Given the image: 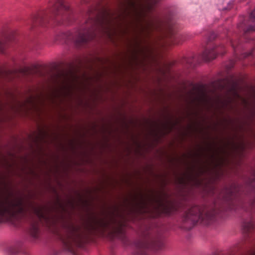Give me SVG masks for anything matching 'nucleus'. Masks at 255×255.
Returning a JSON list of instances; mask_svg holds the SVG:
<instances>
[{
  "label": "nucleus",
  "mask_w": 255,
  "mask_h": 255,
  "mask_svg": "<svg viewBox=\"0 0 255 255\" xmlns=\"http://www.w3.org/2000/svg\"><path fill=\"white\" fill-rule=\"evenodd\" d=\"M88 15V18L84 26L70 38L77 46L85 44L96 36V26L108 27L113 25V15L104 6L91 8L89 10Z\"/></svg>",
  "instance_id": "f257e3e1"
},
{
  "label": "nucleus",
  "mask_w": 255,
  "mask_h": 255,
  "mask_svg": "<svg viewBox=\"0 0 255 255\" xmlns=\"http://www.w3.org/2000/svg\"><path fill=\"white\" fill-rule=\"evenodd\" d=\"M33 215L36 216L39 220L48 222L50 220L44 208L32 202H24L21 198L10 200L6 198L0 200V219L12 218L21 219Z\"/></svg>",
  "instance_id": "f03ea898"
},
{
  "label": "nucleus",
  "mask_w": 255,
  "mask_h": 255,
  "mask_svg": "<svg viewBox=\"0 0 255 255\" xmlns=\"http://www.w3.org/2000/svg\"><path fill=\"white\" fill-rule=\"evenodd\" d=\"M71 17L72 11L63 0H51L48 8L34 15L29 24L32 28L36 25L44 26L50 21L58 24L69 23Z\"/></svg>",
  "instance_id": "7ed1b4c3"
},
{
  "label": "nucleus",
  "mask_w": 255,
  "mask_h": 255,
  "mask_svg": "<svg viewBox=\"0 0 255 255\" xmlns=\"http://www.w3.org/2000/svg\"><path fill=\"white\" fill-rule=\"evenodd\" d=\"M142 31L149 32L151 31H160L163 33V36L167 39V42L172 45H178L183 41L182 36L175 33L171 23L164 24L158 17H155L140 23Z\"/></svg>",
  "instance_id": "20e7f679"
},
{
  "label": "nucleus",
  "mask_w": 255,
  "mask_h": 255,
  "mask_svg": "<svg viewBox=\"0 0 255 255\" xmlns=\"http://www.w3.org/2000/svg\"><path fill=\"white\" fill-rule=\"evenodd\" d=\"M62 228L63 231L59 233V237L65 249L72 252L75 246H79L81 244L83 233L79 227L68 221H63Z\"/></svg>",
  "instance_id": "39448f33"
},
{
  "label": "nucleus",
  "mask_w": 255,
  "mask_h": 255,
  "mask_svg": "<svg viewBox=\"0 0 255 255\" xmlns=\"http://www.w3.org/2000/svg\"><path fill=\"white\" fill-rule=\"evenodd\" d=\"M213 218L212 213L205 212L203 207L194 205L185 213L183 220L184 222H189L193 227L199 221L208 223Z\"/></svg>",
  "instance_id": "423d86ee"
},
{
  "label": "nucleus",
  "mask_w": 255,
  "mask_h": 255,
  "mask_svg": "<svg viewBox=\"0 0 255 255\" xmlns=\"http://www.w3.org/2000/svg\"><path fill=\"white\" fill-rule=\"evenodd\" d=\"M136 251L132 255H148L147 251L149 249L154 250H160L164 247V243L161 238L157 237L153 239L149 242L140 241L137 243Z\"/></svg>",
  "instance_id": "0eeeda50"
},
{
  "label": "nucleus",
  "mask_w": 255,
  "mask_h": 255,
  "mask_svg": "<svg viewBox=\"0 0 255 255\" xmlns=\"http://www.w3.org/2000/svg\"><path fill=\"white\" fill-rule=\"evenodd\" d=\"M225 53V47L224 45L213 46L211 48H207L202 54V58L205 61H209L215 59L218 54H224Z\"/></svg>",
  "instance_id": "6e6552de"
},
{
  "label": "nucleus",
  "mask_w": 255,
  "mask_h": 255,
  "mask_svg": "<svg viewBox=\"0 0 255 255\" xmlns=\"http://www.w3.org/2000/svg\"><path fill=\"white\" fill-rule=\"evenodd\" d=\"M111 223H113L114 226V231L115 232L117 233L121 234L123 235V224L120 222H118L116 219L112 218L110 221H102L101 224L102 226L104 227H106L109 226Z\"/></svg>",
  "instance_id": "1a4fd4ad"
},
{
  "label": "nucleus",
  "mask_w": 255,
  "mask_h": 255,
  "mask_svg": "<svg viewBox=\"0 0 255 255\" xmlns=\"http://www.w3.org/2000/svg\"><path fill=\"white\" fill-rule=\"evenodd\" d=\"M238 27L240 30L243 31L245 36H246V35L248 33L255 31V25H247L245 20L238 24Z\"/></svg>",
  "instance_id": "9d476101"
},
{
  "label": "nucleus",
  "mask_w": 255,
  "mask_h": 255,
  "mask_svg": "<svg viewBox=\"0 0 255 255\" xmlns=\"http://www.w3.org/2000/svg\"><path fill=\"white\" fill-rule=\"evenodd\" d=\"M30 234L34 238H37L39 234V224L38 222L31 224L30 228Z\"/></svg>",
  "instance_id": "9b49d317"
},
{
  "label": "nucleus",
  "mask_w": 255,
  "mask_h": 255,
  "mask_svg": "<svg viewBox=\"0 0 255 255\" xmlns=\"http://www.w3.org/2000/svg\"><path fill=\"white\" fill-rule=\"evenodd\" d=\"M156 200L158 207L161 208L163 210V212L166 213H169L170 212V207L169 205L164 203L160 199H157Z\"/></svg>",
  "instance_id": "f8f14e48"
},
{
  "label": "nucleus",
  "mask_w": 255,
  "mask_h": 255,
  "mask_svg": "<svg viewBox=\"0 0 255 255\" xmlns=\"http://www.w3.org/2000/svg\"><path fill=\"white\" fill-rule=\"evenodd\" d=\"M195 60L194 57H186L183 60L184 64L186 65L187 67H192L194 66V62Z\"/></svg>",
  "instance_id": "ddd939ff"
},
{
  "label": "nucleus",
  "mask_w": 255,
  "mask_h": 255,
  "mask_svg": "<svg viewBox=\"0 0 255 255\" xmlns=\"http://www.w3.org/2000/svg\"><path fill=\"white\" fill-rule=\"evenodd\" d=\"M7 39L6 38H0V52L4 53L5 48L7 46Z\"/></svg>",
  "instance_id": "4468645a"
},
{
  "label": "nucleus",
  "mask_w": 255,
  "mask_h": 255,
  "mask_svg": "<svg viewBox=\"0 0 255 255\" xmlns=\"http://www.w3.org/2000/svg\"><path fill=\"white\" fill-rule=\"evenodd\" d=\"M20 249V244H18L11 246L9 248V252L10 254H11V255H14L18 254L19 252Z\"/></svg>",
  "instance_id": "2eb2a0df"
},
{
  "label": "nucleus",
  "mask_w": 255,
  "mask_h": 255,
  "mask_svg": "<svg viewBox=\"0 0 255 255\" xmlns=\"http://www.w3.org/2000/svg\"><path fill=\"white\" fill-rule=\"evenodd\" d=\"M229 40L230 43L232 46L233 49H234L235 53H236V54H237V50L236 46L239 44V40H238V39H235L233 38L230 39Z\"/></svg>",
  "instance_id": "dca6fc26"
},
{
  "label": "nucleus",
  "mask_w": 255,
  "mask_h": 255,
  "mask_svg": "<svg viewBox=\"0 0 255 255\" xmlns=\"http://www.w3.org/2000/svg\"><path fill=\"white\" fill-rule=\"evenodd\" d=\"M243 227L245 229L249 232L254 228V224L252 221L246 222L244 223Z\"/></svg>",
  "instance_id": "f3484780"
},
{
  "label": "nucleus",
  "mask_w": 255,
  "mask_h": 255,
  "mask_svg": "<svg viewBox=\"0 0 255 255\" xmlns=\"http://www.w3.org/2000/svg\"><path fill=\"white\" fill-rule=\"evenodd\" d=\"M226 3L227 4V5L223 7L222 8L219 7V9L222 10H227L231 9L233 5V2L231 0H230L229 1H227Z\"/></svg>",
  "instance_id": "a211bd4d"
},
{
  "label": "nucleus",
  "mask_w": 255,
  "mask_h": 255,
  "mask_svg": "<svg viewBox=\"0 0 255 255\" xmlns=\"http://www.w3.org/2000/svg\"><path fill=\"white\" fill-rule=\"evenodd\" d=\"M229 200H232L233 198V192L232 191H229L228 197H227Z\"/></svg>",
  "instance_id": "6ab92c4d"
},
{
  "label": "nucleus",
  "mask_w": 255,
  "mask_h": 255,
  "mask_svg": "<svg viewBox=\"0 0 255 255\" xmlns=\"http://www.w3.org/2000/svg\"><path fill=\"white\" fill-rule=\"evenodd\" d=\"M87 228H88V230H94L95 229V227L94 225L90 224L89 225V227H87Z\"/></svg>",
  "instance_id": "aec40b11"
},
{
  "label": "nucleus",
  "mask_w": 255,
  "mask_h": 255,
  "mask_svg": "<svg viewBox=\"0 0 255 255\" xmlns=\"http://www.w3.org/2000/svg\"><path fill=\"white\" fill-rule=\"evenodd\" d=\"M64 76V82H68L70 81L69 77H68L67 75H63Z\"/></svg>",
  "instance_id": "412c9836"
},
{
  "label": "nucleus",
  "mask_w": 255,
  "mask_h": 255,
  "mask_svg": "<svg viewBox=\"0 0 255 255\" xmlns=\"http://www.w3.org/2000/svg\"><path fill=\"white\" fill-rule=\"evenodd\" d=\"M244 55H245V57H248V56H249L250 55H252V52H249V53H244Z\"/></svg>",
  "instance_id": "4be33fe9"
},
{
  "label": "nucleus",
  "mask_w": 255,
  "mask_h": 255,
  "mask_svg": "<svg viewBox=\"0 0 255 255\" xmlns=\"http://www.w3.org/2000/svg\"><path fill=\"white\" fill-rule=\"evenodd\" d=\"M142 205H141V206H145V204H144V203H143V201H142Z\"/></svg>",
  "instance_id": "5701e85b"
},
{
  "label": "nucleus",
  "mask_w": 255,
  "mask_h": 255,
  "mask_svg": "<svg viewBox=\"0 0 255 255\" xmlns=\"http://www.w3.org/2000/svg\"><path fill=\"white\" fill-rule=\"evenodd\" d=\"M2 71L0 69V75L2 74Z\"/></svg>",
  "instance_id": "b1692460"
}]
</instances>
